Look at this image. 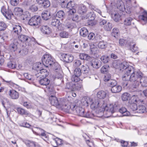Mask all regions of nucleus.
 Listing matches in <instances>:
<instances>
[{"label": "nucleus", "mask_w": 147, "mask_h": 147, "mask_svg": "<svg viewBox=\"0 0 147 147\" xmlns=\"http://www.w3.org/2000/svg\"><path fill=\"white\" fill-rule=\"evenodd\" d=\"M90 105L91 108L95 110L96 116L98 117L103 116L105 117H108L115 112L113 104L107 105L105 103L102 104L98 100H93L92 99Z\"/></svg>", "instance_id": "f257e3e1"}, {"label": "nucleus", "mask_w": 147, "mask_h": 147, "mask_svg": "<svg viewBox=\"0 0 147 147\" xmlns=\"http://www.w3.org/2000/svg\"><path fill=\"white\" fill-rule=\"evenodd\" d=\"M120 68L121 70H125V74L122 77L123 81L122 85L124 87L126 86L129 81V77L134 72L135 69L132 66H128L127 63L125 62L122 63L120 65Z\"/></svg>", "instance_id": "f03ea898"}, {"label": "nucleus", "mask_w": 147, "mask_h": 147, "mask_svg": "<svg viewBox=\"0 0 147 147\" xmlns=\"http://www.w3.org/2000/svg\"><path fill=\"white\" fill-rule=\"evenodd\" d=\"M131 0H127L126 1L125 5V6L121 0L117 1V2L115 4L113 2L111 3V4L116 6L118 9L121 11L125 10L127 13L129 14L131 13L132 10V6L131 3Z\"/></svg>", "instance_id": "7ed1b4c3"}, {"label": "nucleus", "mask_w": 147, "mask_h": 147, "mask_svg": "<svg viewBox=\"0 0 147 147\" xmlns=\"http://www.w3.org/2000/svg\"><path fill=\"white\" fill-rule=\"evenodd\" d=\"M142 73L140 71H135L129 77V80L133 82V87L136 88L140 84V79L142 77Z\"/></svg>", "instance_id": "20e7f679"}, {"label": "nucleus", "mask_w": 147, "mask_h": 147, "mask_svg": "<svg viewBox=\"0 0 147 147\" xmlns=\"http://www.w3.org/2000/svg\"><path fill=\"white\" fill-rule=\"evenodd\" d=\"M42 61L45 66L47 67H49L53 63L55 59L51 55L49 54H46L44 55L42 58Z\"/></svg>", "instance_id": "39448f33"}, {"label": "nucleus", "mask_w": 147, "mask_h": 147, "mask_svg": "<svg viewBox=\"0 0 147 147\" xmlns=\"http://www.w3.org/2000/svg\"><path fill=\"white\" fill-rule=\"evenodd\" d=\"M82 86L81 84L78 83L70 82L66 84L65 89H68L71 91L76 90H80L82 88Z\"/></svg>", "instance_id": "423d86ee"}, {"label": "nucleus", "mask_w": 147, "mask_h": 147, "mask_svg": "<svg viewBox=\"0 0 147 147\" xmlns=\"http://www.w3.org/2000/svg\"><path fill=\"white\" fill-rule=\"evenodd\" d=\"M41 22V19L40 16H34L29 20L28 24L31 26L38 28L40 25Z\"/></svg>", "instance_id": "0eeeda50"}, {"label": "nucleus", "mask_w": 147, "mask_h": 147, "mask_svg": "<svg viewBox=\"0 0 147 147\" xmlns=\"http://www.w3.org/2000/svg\"><path fill=\"white\" fill-rule=\"evenodd\" d=\"M1 12L5 17L8 19H10L13 15L12 11L8 7L3 6L1 8Z\"/></svg>", "instance_id": "6e6552de"}, {"label": "nucleus", "mask_w": 147, "mask_h": 147, "mask_svg": "<svg viewBox=\"0 0 147 147\" xmlns=\"http://www.w3.org/2000/svg\"><path fill=\"white\" fill-rule=\"evenodd\" d=\"M32 130L33 133L36 135H41L44 140H45L44 138H47V136L45 131L40 128L35 127L34 129H32Z\"/></svg>", "instance_id": "1a4fd4ad"}, {"label": "nucleus", "mask_w": 147, "mask_h": 147, "mask_svg": "<svg viewBox=\"0 0 147 147\" xmlns=\"http://www.w3.org/2000/svg\"><path fill=\"white\" fill-rule=\"evenodd\" d=\"M62 60L67 63L71 62L74 60V56L71 54H63L61 55Z\"/></svg>", "instance_id": "9d476101"}, {"label": "nucleus", "mask_w": 147, "mask_h": 147, "mask_svg": "<svg viewBox=\"0 0 147 147\" xmlns=\"http://www.w3.org/2000/svg\"><path fill=\"white\" fill-rule=\"evenodd\" d=\"M16 110L18 113L21 115H25L26 116L30 117L32 119H33L34 117V116L33 115L22 108L20 107L17 108Z\"/></svg>", "instance_id": "9b49d317"}, {"label": "nucleus", "mask_w": 147, "mask_h": 147, "mask_svg": "<svg viewBox=\"0 0 147 147\" xmlns=\"http://www.w3.org/2000/svg\"><path fill=\"white\" fill-rule=\"evenodd\" d=\"M23 142L28 147H40L37 143L32 140H25Z\"/></svg>", "instance_id": "f8f14e48"}, {"label": "nucleus", "mask_w": 147, "mask_h": 147, "mask_svg": "<svg viewBox=\"0 0 147 147\" xmlns=\"http://www.w3.org/2000/svg\"><path fill=\"white\" fill-rule=\"evenodd\" d=\"M49 75V72L47 70L43 68L40 70L39 72L35 74V76L37 78L46 77Z\"/></svg>", "instance_id": "ddd939ff"}, {"label": "nucleus", "mask_w": 147, "mask_h": 147, "mask_svg": "<svg viewBox=\"0 0 147 147\" xmlns=\"http://www.w3.org/2000/svg\"><path fill=\"white\" fill-rule=\"evenodd\" d=\"M49 99L51 105L53 106H57L61 105V100L59 102L57 97L54 96H51L49 97Z\"/></svg>", "instance_id": "4468645a"}, {"label": "nucleus", "mask_w": 147, "mask_h": 147, "mask_svg": "<svg viewBox=\"0 0 147 147\" xmlns=\"http://www.w3.org/2000/svg\"><path fill=\"white\" fill-rule=\"evenodd\" d=\"M122 14L120 12H115L111 14L112 19L115 22H119L121 20Z\"/></svg>", "instance_id": "2eb2a0df"}, {"label": "nucleus", "mask_w": 147, "mask_h": 147, "mask_svg": "<svg viewBox=\"0 0 147 147\" xmlns=\"http://www.w3.org/2000/svg\"><path fill=\"white\" fill-rule=\"evenodd\" d=\"M89 64L93 68L96 69L99 68L101 66L100 63L96 59H93L89 62Z\"/></svg>", "instance_id": "dca6fc26"}, {"label": "nucleus", "mask_w": 147, "mask_h": 147, "mask_svg": "<svg viewBox=\"0 0 147 147\" xmlns=\"http://www.w3.org/2000/svg\"><path fill=\"white\" fill-rule=\"evenodd\" d=\"M9 95L11 98L13 99H17L19 97V93L15 90L13 89L9 90Z\"/></svg>", "instance_id": "f3484780"}, {"label": "nucleus", "mask_w": 147, "mask_h": 147, "mask_svg": "<svg viewBox=\"0 0 147 147\" xmlns=\"http://www.w3.org/2000/svg\"><path fill=\"white\" fill-rule=\"evenodd\" d=\"M45 66L43 63L37 62L34 63L33 65V69L38 72Z\"/></svg>", "instance_id": "a211bd4d"}, {"label": "nucleus", "mask_w": 147, "mask_h": 147, "mask_svg": "<svg viewBox=\"0 0 147 147\" xmlns=\"http://www.w3.org/2000/svg\"><path fill=\"white\" fill-rule=\"evenodd\" d=\"M141 101L139 100L137 96L134 95L131 97L129 100V103L130 104H139Z\"/></svg>", "instance_id": "6ab92c4d"}, {"label": "nucleus", "mask_w": 147, "mask_h": 147, "mask_svg": "<svg viewBox=\"0 0 147 147\" xmlns=\"http://www.w3.org/2000/svg\"><path fill=\"white\" fill-rule=\"evenodd\" d=\"M91 99L92 98L89 97H84L81 100V103L82 105L87 107L89 105H90V102H91Z\"/></svg>", "instance_id": "aec40b11"}, {"label": "nucleus", "mask_w": 147, "mask_h": 147, "mask_svg": "<svg viewBox=\"0 0 147 147\" xmlns=\"http://www.w3.org/2000/svg\"><path fill=\"white\" fill-rule=\"evenodd\" d=\"M40 79L39 81V83L42 85L47 86L49 84L50 81L46 77L40 78Z\"/></svg>", "instance_id": "412c9836"}, {"label": "nucleus", "mask_w": 147, "mask_h": 147, "mask_svg": "<svg viewBox=\"0 0 147 147\" xmlns=\"http://www.w3.org/2000/svg\"><path fill=\"white\" fill-rule=\"evenodd\" d=\"M82 117L94 119H96V117H97L96 116L95 113L93 112V111L92 112H90L89 111L87 112L86 113H85L84 112V116H82Z\"/></svg>", "instance_id": "4be33fe9"}, {"label": "nucleus", "mask_w": 147, "mask_h": 147, "mask_svg": "<svg viewBox=\"0 0 147 147\" xmlns=\"http://www.w3.org/2000/svg\"><path fill=\"white\" fill-rule=\"evenodd\" d=\"M122 89V87L120 86L114 85L111 87V90L112 93H117L120 92Z\"/></svg>", "instance_id": "5701e85b"}, {"label": "nucleus", "mask_w": 147, "mask_h": 147, "mask_svg": "<svg viewBox=\"0 0 147 147\" xmlns=\"http://www.w3.org/2000/svg\"><path fill=\"white\" fill-rule=\"evenodd\" d=\"M61 105L59 106L62 108L63 109L66 111H68L70 109V106L68 105L63 100H61Z\"/></svg>", "instance_id": "b1692460"}, {"label": "nucleus", "mask_w": 147, "mask_h": 147, "mask_svg": "<svg viewBox=\"0 0 147 147\" xmlns=\"http://www.w3.org/2000/svg\"><path fill=\"white\" fill-rule=\"evenodd\" d=\"M41 31L44 34H49L51 32L49 28L47 26H43L40 28Z\"/></svg>", "instance_id": "393cba45"}, {"label": "nucleus", "mask_w": 147, "mask_h": 147, "mask_svg": "<svg viewBox=\"0 0 147 147\" xmlns=\"http://www.w3.org/2000/svg\"><path fill=\"white\" fill-rule=\"evenodd\" d=\"M119 111L123 116H129L130 115V113L127 111L125 107L121 108L119 109Z\"/></svg>", "instance_id": "a878e982"}, {"label": "nucleus", "mask_w": 147, "mask_h": 147, "mask_svg": "<svg viewBox=\"0 0 147 147\" xmlns=\"http://www.w3.org/2000/svg\"><path fill=\"white\" fill-rule=\"evenodd\" d=\"M76 111L77 114L81 116H84V109L80 106L76 107Z\"/></svg>", "instance_id": "bb28decb"}, {"label": "nucleus", "mask_w": 147, "mask_h": 147, "mask_svg": "<svg viewBox=\"0 0 147 147\" xmlns=\"http://www.w3.org/2000/svg\"><path fill=\"white\" fill-rule=\"evenodd\" d=\"M14 13L17 16H21L23 12V9L20 7H16L14 10Z\"/></svg>", "instance_id": "cd10ccee"}, {"label": "nucleus", "mask_w": 147, "mask_h": 147, "mask_svg": "<svg viewBox=\"0 0 147 147\" xmlns=\"http://www.w3.org/2000/svg\"><path fill=\"white\" fill-rule=\"evenodd\" d=\"M140 20L145 23H147V13L145 11L143 12L142 14L139 16Z\"/></svg>", "instance_id": "c85d7f7f"}, {"label": "nucleus", "mask_w": 147, "mask_h": 147, "mask_svg": "<svg viewBox=\"0 0 147 147\" xmlns=\"http://www.w3.org/2000/svg\"><path fill=\"white\" fill-rule=\"evenodd\" d=\"M18 39L21 42H24L28 41L29 37L26 35L22 34L19 36Z\"/></svg>", "instance_id": "c756f323"}, {"label": "nucleus", "mask_w": 147, "mask_h": 147, "mask_svg": "<svg viewBox=\"0 0 147 147\" xmlns=\"http://www.w3.org/2000/svg\"><path fill=\"white\" fill-rule=\"evenodd\" d=\"M107 42L105 41L102 40L99 42L98 46L99 48L101 49H105L107 47Z\"/></svg>", "instance_id": "7c9ffc66"}, {"label": "nucleus", "mask_w": 147, "mask_h": 147, "mask_svg": "<svg viewBox=\"0 0 147 147\" xmlns=\"http://www.w3.org/2000/svg\"><path fill=\"white\" fill-rule=\"evenodd\" d=\"M106 96V92L103 90H101L98 92L97 94V96L98 98L100 99L104 98Z\"/></svg>", "instance_id": "2f4dec72"}, {"label": "nucleus", "mask_w": 147, "mask_h": 147, "mask_svg": "<svg viewBox=\"0 0 147 147\" xmlns=\"http://www.w3.org/2000/svg\"><path fill=\"white\" fill-rule=\"evenodd\" d=\"M42 17L43 19L47 20L50 18V13L48 11L43 12L42 14Z\"/></svg>", "instance_id": "473e14b6"}, {"label": "nucleus", "mask_w": 147, "mask_h": 147, "mask_svg": "<svg viewBox=\"0 0 147 147\" xmlns=\"http://www.w3.org/2000/svg\"><path fill=\"white\" fill-rule=\"evenodd\" d=\"M80 57L81 60L87 61L90 60L91 58L90 57L88 54L84 53H81L80 54Z\"/></svg>", "instance_id": "72a5a7b5"}, {"label": "nucleus", "mask_w": 147, "mask_h": 147, "mask_svg": "<svg viewBox=\"0 0 147 147\" xmlns=\"http://www.w3.org/2000/svg\"><path fill=\"white\" fill-rule=\"evenodd\" d=\"M140 83L142 86H147V78L143 77L142 76L140 79Z\"/></svg>", "instance_id": "f704fd0d"}, {"label": "nucleus", "mask_w": 147, "mask_h": 147, "mask_svg": "<svg viewBox=\"0 0 147 147\" xmlns=\"http://www.w3.org/2000/svg\"><path fill=\"white\" fill-rule=\"evenodd\" d=\"M88 32L87 29L85 28H82L80 31V35L83 37H85L88 34Z\"/></svg>", "instance_id": "c9c22d12"}, {"label": "nucleus", "mask_w": 147, "mask_h": 147, "mask_svg": "<svg viewBox=\"0 0 147 147\" xmlns=\"http://www.w3.org/2000/svg\"><path fill=\"white\" fill-rule=\"evenodd\" d=\"M53 63L51 64V66H49V67H51L52 68L54 69L55 70H57V71L59 70H61L60 68V66L58 63L55 61V60L54 61Z\"/></svg>", "instance_id": "e433bc0d"}, {"label": "nucleus", "mask_w": 147, "mask_h": 147, "mask_svg": "<svg viewBox=\"0 0 147 147\" xmlns=\"http://www.w3.org/2000/svg\"><path fill=\"white\" fill-rule=\"evenodd\" d=\"M13 30L14 32L18 34L22 31V28L21 26L20 25H16L13 27Z\"/></svg>", "instance_id": "4c0bfd02"}, {"label": "nucleus", "mask_w": 147, "mask_h": 147, "mask_svg": "<svg viewBox=\"0 0 147 147\" xmlns=\"http://www.w3.org/2000/svg\"><path fill=\"white\" fill-rule=\"evenodd\" d=\"M84 63L83 61L76 59L74 61L73 63V66L75 67H78L82 65Z\"/></svg>", "instance_id": "58836bf2"}, {"label": "nucleus", "mask_w": 147, "mask_h": 147, "mask_svg": "<svg viewBox=\"0 0 147 147\" xmlns=\"http://www.w3.org/2000/svg\"><path fill=\"white\" fill-rule=\"evenodd\" d=\"M133 20V18L129 17L126 18L124 22V24L127 26L131 25Z\"/></svg>", "instance_id": "ea45409f"}, {"label": "nucleus", "mask_w": 147, "mask_h": 147, "mask_svg": "<svg viewBox=\"0 0 147 147\" xmlns=\"http://www.w3.org/2000/svg\"><path fill=\"white\" fill-rule=\"evenodd\" d=\"M146 107L143 105H140L138 106L137 112L139 113H143L145 111Z\"/></svg>", "instance_id": "a19ab883"}, {"label": "nucleus", "mask_w": 147, "mask_h": 147, "mask_svg": "<svg viewBox=\"0 0 147 147\" xmlns=\"http://www.w3.org/2000/svg\"><path fill=\"white\" fill-rule=\"evenodd\" d=\"M60 36L62 38H67L69 36V33L67 32L64 31H62L59 33Z\"/></svg>", "instance_id": "79ce46f5"}, {"label": "nucleus", "mask_w": 147, "mask_h": 147, "mask_svg": "<svg viewBox=\"0 0 147 147\" xmlns=\"http://www.w3.org/2000/svg\"><path fill=\"white\" fill-rule=\"evenodd\" d=\"M130 94L127 93L125 92L121 96V99L123 101H127L130 97Z\"/></svg>", "instance_id": "37998d69"}, {"label": "nucleus", "mask_w": 147, "mask_h": 147, "mask_svg": "<svg viewBox=\"0 0 147 147\" xmlns=\"http://www.w3.org/2000/svg\"><path fill=\"white\" fill-rule=\"evenodd\" d=\"M83 74H87L89 72V69L88 67L86 65H82L81 67Z\"/></svg>", "instance_id": "c03bdc74"}, {"label": "nucleus", "mask_w": 147, "mask_h": 147, "mask_svg": "<svg viewBox=\"0 0 147 147\" xmlns=\"http://www.w3.org/2000/svg\"><path fill=\"white\" fill-rule=\"evenodd\" d=\"M104 29L107 31H109L111 30L112 28V24L110 22H108L103 26Z\"/></svg>", "instance_id": "a18cd8bd"}, {"label": "nucleus", "mask_w": 147, "mask_h": 147, "mask_svg": "<svg viewBox=\"0 0 147 147\" xmlns=\"http://www.w3.org/2000/svg\"><path fill=\"white\" fill-rule=\"evenodd\" d=\"M119 31L117 28H114L112 30V35L116 38L119 34Z\"/></svg>", "instance_id": "49530a36"}, {"label": "nucleus", "mask_w": 147, "mask_h": 147, "mask_svg": "<svg viewBox=\"0 0 147 147\" xmlns=\"http://www.w3.org/2000/svg\"><path fill=\"white\" fill-rule=\"evenodd\" d=\"M50 5V2L48 0H45L40 5L44 8H46L49 7Z\"/></svg>", "instance_id": "de8ad7c7"}, {"label": "nucleus", "mask_w": 147, "mask_h": 147, "mask_svg": "<svg viewBox=\"0 0 147 147\" xmlns=\"http://www.w3.org/2000/svg\"><path fill=\"white\" fill-rule=\"evenodd\" d=\"M53 140L56 143L57 145H61L63 144V141L62 139L58 138L53 139Z\"/></svg>", "instance_id": "09e8293b"}, {"label": "nucleus", "mask_w": 147, "mask_h": 147, "mask_svg": "<svg viewBox=\"0 0 147 147\" xmlns=\"http://www.w3.org/2000/svg\"><path fill=\"white\" fill-rule=\"evenodd\" d=\"M87 9L86 6L83 5H81L79 7L78 10V12L80 14H82L86 12Z\"/></svg>", "instance_id": "8fccbe9b"}, {"label": "nucleus", "mask_w": 147, "mask_h": 147, "mask_svg": "<svg viewBox=\"0 0 147 147\" xmlns=\"http://www.w3.org/2000/svg\"><path fill=\"white\" fill-rule=\"evenodd\" d=\"M47 91L50 92H51V93L54 92V89L53 85H49L47 86L46 87L45 91Z\"/></svg>", "instance_id": "3c124183"}, {"label": "nucleus", "mask_w": 147, "mask_h": 147, "mask_svg": "<svg viewBox=\"0 0 147 147\" xmlns=\"http://www.w3.org/2000/svg\"><path fill=\"white\" fill-rule=\"evenodd\" d=\"M60 24L59 20L56 19H53L51 22V25L53 26L58 27Z\"/></svg>", "instance_id": "603ef678"}, {"label": "nucleus", "mask_w": 147, "mask_h": 147, "mask_svg": "<svg viewBox=\"0 0 147 147\" xmlns=\"http://www.w3.org/2000/svg\"><path fill=\"white\" fill-rule=\"evenodd\" d=\"M80 76L74 74L71 78V80L72 81V82L77 83L80 80L79 78Z\"/></svg>", "instance_id": "864d4df0"}, {"label": "nucleus", "mask_w": 147, "mask_h": 147, "mask_svg": "<svg viewBox=\"0 0 147 147\" xmlns=\"http://www.w3.org/2000/svg\"><path fill=\"white\" fill-rule=\"evenodd\" d=\"M22 102V104L27 109H30L32 107L31 104L30 103L24 100H23Z\"/></svg>", "instance_id": "5fc2aeb1"}, {"label": "nucleus", "mask_w": 147, "mask_h": 147, "mask_svg": "<svg viewBox=\"0 0 147 147\" xmlns=\"http://www.w3.org/2000/svg\"><path fill=\"white\" fill-rule=\"evenodd\" d=\"M65 14L64 11H59L57 13L56 16L58 18L63 19L65 16Z\"/></svg>", "instance_id": "6e6d98bb"}, {"label": "nucleus", "mask_w": 147, "mask_h": 147, "mask_svg": "<svg viewBox=\"0 0 147 147\" xmlns=\"http://www.w3.org/2000/svg\"><path fill=\"white\" fill-rule=\"evenodd\" d=\"M100 59L104 63H107L108 62L109 60V57L107 56L103 55L101 57Z\"/></svg>", "instance_id": "4d7b16f0"}, {"label": "nucleus", "mask_w": 147, "mask_h": 147, "mask_svg": "<svg viewBox=\"0 0 147 147\" xmlns=\"http://www.w3.org/2000/svg\"><path fill=\"white\" fill-rule=\"evenodd\" d=\"M109 66L107 65H105L102 66L100 69V71L102 73H105L108 71Z\"/></svg>", "instance_id": "13d9d810"}, {"label": "nucleus", "mask_w": 147, "mask_h": 147, "mask_svg": "<svg viewBox=\"0 0 147 147\" xmlns=\"http://www.w3.org/2000/svg\"><path fill=\"white\" fill-rule=\"evenodd\" d=\"M83 137L86 139V143L88 144V146L90 147H93L91 145V144H93V143L92 142H90L89 140H86V139L87 138H88V136L86 135V134H84L83 135Z\"/></svg>", "instance_id": "bf43d9fd"}, {"label": "nucleus", "mask_w": 147, "mask_h": 147, "mask_svg": "<svg viewBox=\"0 0 147 147\" xmlns=\"http://www.w3.org/2000/svg\"><path fill=\"white\" fill-rule=\"evenodd\" d=\"M82 74L81 70L80 68H76L75 69L74 74L78 76H80Z\"/></svg>", "instance_id": "052dcab7"}, {"label": "nucleus", "mask_w": 147, "mask_h": 147, "mask_svg": "<svg viewBox=\"0 0 147 147\" xmlns=\"http://www.w3.org/2000/svg\"><path fill=\"white\" fill-rule=\"evenodd\" d=\"M130 49L131 51L134 52H135L138 51V48L136 46L135 44H133L132 46L130 45Z\"/></svg>", "instance_id": "680f3d73"}, {"label": "nucleus", "mask_w": 147, "mask_h": 147, "mask_svg": "<svg viewBox=\"0 0 147 147\" xmlns=\"http://www.w3.org/2000/svg\"><path fill=\"white\" fill-rule=\"evenodd\" d=\"M65 27L70 29H73L74 27V24L70 22H68L65 25Z\"/></svg>", "instance_id": "e2e57ef3"}, {"label": "nucleus", "mask_w": 147, "mask_h": 147, "mask_svg": "<svg viewBox=\"0 0 147 147\" xmlns=\"http://www.w3.org/2000/svg\"><path fill=\"white\" fill-rule=\"evenodd\" d=\"M138 104H130V107L131 109L133 111L136 110L137 111L138 107L137 105Z\"/></svg>", "instance_id": "0e129e2a"}, {"label": "nucleus", "mask_w": 147, "mask_h": 147, "mask_svg": "<svg viewBox=\"0 0 147 147\" xmlns=\"http://www.w3.org/2000/svg\"><path fill=\"white\" fill-rule=\"evenodd\" d=\"M30 9L32 11H36L38 9L37 5H33L30 7Z\"/></svg>", "instance_id": "69168bd1"}, {"label": "nucleus", "mask_w": 147, "mask_h": 147, "mask_svg": "<svg viewBox=\"0 0 147 147\" xmlns=\"http://www.w3.org/2000/svg\"><path fill=\"white\" fill-rule=\"evenodd\" d=\"M6 27V25L4 22H0V31L4 30Z\"/></svg>", "instance_id": "338daca9"}, {"label": "nucleus", "mask_w": 147, "mask_h": 147, "mask_svg": "<svg viewBox=\"0 0 147 147\" xmlns=\"http://www.w3.org/2000/svg\"><path fill=\"white\" fill-rule=\"evenodd\" d=\"M57 73L56 74L55 77L58 79L61 78L62 77V75L61 73V70H59L57 71H56Z\"/></svg>", "instance_id": "774afa93"}]
</instances>
